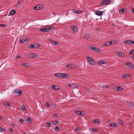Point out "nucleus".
<instances>
[{
  "mask_svg": "<svg viewBox=\"0 0 134 134\" xmlns=\"http://www.w3.org/2000/svg\"><path fill=\"white\" fill-rule=\"evenodd\" d=\"M123 76L125 78V79H127L130 77L129 74H125Z\"/></svg>",
  "mask_w": 134,
  "mask_h": 134,
  "instance_id": "b1692460",
  "label": "nucleus"
},
{
  "mask_svg": "<svg viewBox=\"0 0 134 134\" xmlns=\"http://www.w3.org/2000/svg\"><path fill=\"white\" fill-rule=\"evenodd\" d=\"M42 8V7H41L40 5H37L34 8V9L36 10H39L41 9Z\"/></svg>",
  "mask_w": 134,
  "mask_h": 134,
  "instance_id": "f3484780",
  "label": "nucleus"
},
{
  "mask_svg": "<svg viewBox=\"0 0 134 134\" xmlns=\"http://www.w3.org/2000/svg\"><path fill=\"white\" fill-rule=\"evenodd\" d=\"M22 65H24L25 67H28L27 64V63H23L22 64Z\"/></svg>",
  "mask_w": 134,
  "mask_h": 134,
  "instance_id": "37998d69",
  "label": "nucleus"
},
{
  "mask_svg": "<svg viewBox=\"0 0 134 134\" xmlns=\"http://www.w3.org/2000/svg\"><path fill=\"white\" fill-rule=\"evenodd\" d=\"M16 12V11L15 10H13L10 12V15H12L14 14Z\"/></svg>",
  "mask_w": 134,
  "mask_h": 134,
  "instance_id": "4be33fe9",
  "label": "nucleus"
},
{
  "mask_svg": "<svg viewBox=\"0 0 134 134\" xmlns=\"http://www.w3.org/2000/svg\"><path fill=\"white\" fill-rule=\"evenodd\" d=\"M51 88L54 90H58L59 89V87L55 85H52L51 87Z\"/></svg>",
  "mask_w": 134,
  "mask_h": 134,
  "instance_id": "dca6fc26",
  "label": "nucleus"
},
{
  "mask_svg": "<svg viewBox=\"0 0 134 134\" xmlns=\"http://www.w3.org/2000/svg\"><path fill=\"white\" fill-rule=\"evenodd\" d=\"M74 65L75 66V67L78 68V65Z\"/></svg>",
  "mask_w": 134,
  "mask_h": 134,
  "instance_id": "864d4df0",
  "label": "nucleus"
},
{
  "mask_svg": "<svg viewBox=\"0 0 134 134\" xmlns=\"http://www.w3.org/2000/svg\"><path fill=\"white\" fill-rule=\"evenodd\" d=\"M132 58L133 59H134V55L132 57Z\"/></svg>",
  "mask_w": 134,
  "mask_h": 134,
  "instance_id": "6e6d98bb",
  "label": "nucleus"
},
{
  "mask_svg": "<svg viewBox=\"0 0 134 134\" xmlns=\"http://www.w3.org/2000/svg\"><path fill=\"white\" fill-rule=\"evenodd\" d=\"M11 103L10 102H6L4 103V105L6 106H10Z\"/></svg>",
  "mask_w": 134,
  "mask_h": 134,
  "instance_id": "c85d7f7f",
  "label": "nucleus"
},
{
  "mask_svg": "<svg viewBox=\"0 0 134 134\" xmlns=\"http://www.w3.org/2000/svg\"><path fill=\"white\" fill-rule=\"evenodd\" d=\"M126 65L127 67L130 68H134V65L131 63L127 62L126 63Z\"/></svg>",
  "mask_w": 134,
  "mask_h": 134,
  "instance_id": "39448f33",
  "label": "nucleus"
},
{
  "mask_svg": "<svg viewBox=\"0 0 134 134\" xmlns=\"http://www.w3.org/2000/svg\"><path fill=\"white\" fill-rule=\"evenodd\" d=\"M115 42L113 40L110 41H108L104 44L103 46H110V45H114L115 44Z\"/></svg>",
  "mask_w": 134,
  "mask_h": 134,
  "instance_id": "f03ea898",
  "label": "nucleus"
},
{
  "mask_svg": "<svg viewBox=\"0 0 134 134\" xmlns=\"http://www.w3.org/2000/svg\"><path fill=\"white\" fill-rule=\"evenodd\" d=\"M68 86L69 87H70L72 88H76L77 87V86H74V84L72 83V84H68Z\"/></svg>",
  "mask_w": 134,
  "mask_h": 134,
  "instance_id": "a211bd4d",
  "label": "nucleus"
},
{
  "mask_svg": "<svg viewBox=\"0 0 134 134\" xmlns=\"http://www.w3.org/2000/svg\"><path fill=\"white\" fill-rule=\"evenodd\" d=\"M104 61L103 60L99 61L98 62V65H101L103 64H105V63H104Z\"/></svg>",
  "mask_w": 134,
  "mask_h": 134,
  "instance_id": "aec40b11",
  "label": "nucleus"
},
{
  "mask_svg": "<svg viewBox=\"0 0 134 134\" xmlns=\"http://www.w3.org/2000/svg\"><path fill=\"white\" fill-rule=\"evenodd\" d=\"M37 56V55L36 54L34 53L29 54V56L30 58H34Z\"/></svg>",
  "mask_w": 134,
  "mask_h": 134,
  "instance_id": "ddd939ff",
  "label": "nucleus"
},
{
  "mask_svg": "<svg viewBox=\"0 0 134 134\" xmlns=\"http://www.w3.org/2000/svg\"><path fill=\"white\" fill-rule=\"evenodd\" d=\"M124 43L126 44H134V42L131 40H126L124 42Z\"/></svg>",
  "mask_w": 134,
  "mask_h": 134,
  "instance_id": "6e6552de",
  "label": "nucleus"
},
{
  "mask_svg": "<svg viewBox=\"0 0 134 134\" xmlns=\"http://www.w3.org/2000/svg\"><path fill=\"white\" fill-rule=\"evenodd\" d=\"M21 109L23 110H26V109L25 107V106H22L21 107Z\"/></svg>",
  "mask_w": 134,
  "mask_h": 134,
  "instance_id": "58836bf2",
  "label": "nucleus"
},
{
  "mask_svg": "<svg viewBox=\"0 0 134 134\" xmlns=\"http://www.w3.org/2000/svg\"><path fill=\"white\" fill-rule=\"evenodd\" d=\"M130 54H134V49H132L130 52Z\"/></svg>",
  "mask_w": 134,
  "mask_h": 134,
  "instance_id": "4c0bfd02",
  "label": "nucleus"
},
{
  "mask_svg": "<svg viewBox=\"0 0 134 134\" xmlns=\"http://www.w3.org/2000/svg\"><path fill=\"white\" fill-rule=\"evenodd\" d=\"M51 123H50V122H48L46 123V126L47 127H48L49 126H51Z\"/></svg>",
  "mask_w": 134,
  "mask_h": 134,
  "instance_id": "f704fd0d",
  "label": "nucleus"
},
{
  "mask_svg": "<svg viewBox=\"0 0 134 134\" xmlns=\"http://www.w3.org/2000/svg\"><path fill=\"white\" fill-rule=\"evenodd\" d=\"M52 28L51 26H46L43 27L40 29V31H42L43 32H48L49 30H52L51 28Z\"/></svg>",
  "mask_w": 134,
  "mask_h": 134,
  "instance_id": "f257e3e1",
  "label": "nucleus"
},
{
  "mask_svg": "<svg viewBox=\"0 0 134 134\" xmlns=\"http://www.w3.org/2000/svg\"><path fill=\"white\" fill-rule=\"evenodd\" d=\"M59 122V121L57 120H55L53 122V124L55 125L57 124Z\"/></svg>",
  "mask_w": 134,
  "mask_h": 134,
  "instance_id": "79ce46f5",
  "label": "nucleus"
},
{
  "mask_svg": "<svg viewBox=\"0 0 134 134\" xmlns=\"http://www.w3.org/2000/svg\"><path fill=\"white\" fill-rule=\"evenodd\" d=\"M109 125L113 127H116L117 126V124L115 123H111Z\"/></svg>",
  "mask_w": 134,
  "mask_h": 134,
  "instance_id": "bb28decb",
  "label": "nucleus"
},
{
  "mask_svg": "<svg viewBox=\"0 0 134 134\" xmlns=\"http://www.w3.org/2000/svg\"><path fill=\"white\" fill-rule=\"evenodd\" d=\"M127 103L131 106V108H134V103L130 102H127Z\"/></svg>",
  "mask_w": 134,
  "mask_h": 134,
  "instance_id": "4468645a",
  "label": "nucleus"
},
{
  "mask_svg": "<svg viewBox=\"0 0 134 134\" xmlns=\"http://www.w3.org/2000/svg\"><path fill=\"white\" fill-rule=\"evenodd\" d=\"M46 105L47 107H48L49 106V103L48 102H46Z\"/></svg>",
  "mask_w": 134,
  "mask_h": 134,
  "instance_id": "49530a36",
  "label": "nucleus"
},
{
  "mask_svg": "<svg viewBox=\"0 0 134 134\" xmlns=\"http://www.w3.org/2000/svg\"><path fill=\"white\" fill-rule=\"evenodd\" d=\"M104 13V12L102 11H96L95 12V14L96 15L99 16L102 15L103 14V13Z\"/></svg>",
  "mask_w": 134,
  "mask_h": 134,
  "instance_id": "0eeeda50",
  "label": "nucleus"
},
{
  "mask_svg": "<svg viewBox=\"0 0 134 134\" xmlns=\"http://www.w3.org/2000/svg\"><path fill=\"white\" fill-rule=\"evenodd\" d=\"M55 76H57L59 77H60V73L55 74L54 75Z\"/></svg>",
  "mask_w": 134,
  "mask_h": 134,
  "instance_id": "72a5a7b5",
  "label": "nucleus"
},
{
  "mask_svg": "<svg viewBox=\"0 0 134 134\" xmlns=\"http://www.w3.org/2000/svg\"><path fill=\"white\" fill-rule=\"evenodd\" d=\"M88 48L92 50H94V51L95 52H100V49L95 47H93L91 46H90L88 47Z\"/></svg>",
  "mask_w": 134,
  "mask_h": 134,
  "instance_id": "20e7f679",
  "label": "nucleus"
},
{
  "mask_svg": "<svg viewBox=\"0 0 134 134\" xmlns=\"http://www.w3.org/2000/svg\"><path fill=\"white\" fill-rule=\"evenodd\" d=\"M69 76L67 74H64L63 73H60V78H66L68 77Z\"/></svg>",
  "mask_w": 134,
  "mask_h": 134,
  "instance_id": "9d476101",
  "label": "nucleus"
},
{
  "mask_svg": "<svg viewBox=\"0 0 134 134\" xmlns=\"http://www.w3.org/2000/svg\"><path fill=\"white\" fill-rule=\"evenodd\" d=\"M116 88V90L117 91H120L122 90V88L120 86H118Z\"/></svg>",
  "mask_w": 134,
  "mask_h": 134,
  "instance_id": "a878e982",
  "label": "nucleus"
},
{
  "mask_svg": "<svg viewBox=\"0 0 134 134\" xmlns=\"http://www.w3.org/2000/svg\"><path fill=\"white\" fill-rule=\"evenodd\" d=\"M109 86H104L103 87V88L104 89H107L109 87Z\"/></svg>",
  "mask_w": 134,
  "mask_h": 134,
  "instance_id": "a19ab883",
  "label": "nucleus"
},
{
  "mask_svg": "<svg viewBox=\"0 0 134 134\" xmlns=\"http://www.w3.org/2000/svg\"><path fill=\"white\" fill-rule=\"evenodd\" d=\"M26 38H23L21 39L20 41V43H24L26 41Z\"/></svg>",
  "mask_w": 134,
  "mask_h": 134,
  "instance_id": "393cba45",
  "label": "nucleus"
},
{
  "mask_svg": "<svg viewBox=\"0 0 134 134\" xmlns=\"http://www.w3.org/2000/svg\"><path fill=\"white\" fill-rule=\"evenodd\" d=\"M53 14H55V13H54V12H53Z\"/></svg>",
  "mask_w": 134,
  "mask_h": 134,
  "instance_id": "052dcab7",
  "label": "nucleus"
},
{
  "mask_svg": "<svg viewBox=\"0 0 134 134\" xmlns=\"http://www.w3.org/2000/svg\"><path fill=\"white\" fill-rule=\"evenodd\" d=\"M126 11V9L125 8H122L119 11V12L120 13H123L125 12Z\"/></svg>",
  "mask_w": 134,
  "mask_h": 134,
  "instance_id": "412c9836",
  "label": "nucleus"
},
{
  "mask_svg": "<svg viewBox=\"0 0 134 134\" xmlns=\"http://www.w3.org/2000/svg\"><path fill=\"white\" fill-rule=\"evenodd\" d=\"M11 125L13 126H14V125L13 124H12Z\"/></svg>",
  "mask_w": 134,
  "mask_h": 134,
  "instance_id": "5fc2aeb1",
  "label": "nucleus"
},
{
  "mask_svg": "<svg viewBox=\"0 0 134 134\" xmlns=\"http://www.w3.org/2000/svg\"><path fill=\"white\" fill-rule=\"evenodd\" d=\"M118 122L120 124L122 125L123 124V123L122 121L120 119H119L118 120Z\"/></svg>",
  "mask_w": 134,
  "mask_h": 134,
  "instance_id": "c756f323",
  "label": "nucleus"
},
{
  "mask_svg": "<svg viewBox=\"0 0 134 134\" xmlns=\"http://www.w3.org/2000/svg\"><path fill=\"white\" fill-rule=\"evenodd\" d=\"M66 67L68 68L73 69L75 68V66L74 64H69L67 65Z\"/></svg>",
  "mask_w": 134,
  "mask_h": 134,
  "instance_id": "f8f14e48",
  "label": "nucleus"
},
{
  "mask_svg": "<svg viewBox=\"0 0 134 134\" xmlns=\"http://www.w3.org/2000/svg\"><path fill=\"white\" fill-rule=\"evenodd\" d=\"M53 117H57L58 116V114H55L53 115Z\"/></svg>",
  "mask_w": 134,
  "mask_h": 134,
  "instance_id": "de8ad7c7",
  "label": "nucleus"
},
{
  "mask_svg": "<svg viewBox=\"0 0 134 134\" xmlns=\"http://www.w3.org/2000/svg\"><path fill=\"white\" fill-rule=\"evenodd\" d=\"M55 129L57 131H58L60 130L58 126H55Z\"/></svg>",
  "mask_w": 134,
  "mask_h": 134,
  "instance_id": "c9c22d12",
  "label": "nucleus"
},
{
  "mask_svg": "<svg viewBox=\"0 0 134 134\" xmlns=\"http://www.w3.org/2000/svg\"><path fill=\"white\" fill-rule=\"evenodd\" d=\"M52 43L54 44L55 45H57V42L54 41H53L52 40Z\"/></svg>",
  "mask_w": 134,
  "mask_h": 134,
  "instance_id": "e433bc0d",
  "label": "nucleus"
},
{
  "mask_svg": "<svg viewBox=\"0 0 134 134\" xmlns=\"http://www.w3.org/2000/svg\"><path fill=\"white\" fill-rule=\"evenodd\" d=\"M27 121L30 123H31L32 122V120L31 118H29L27 119Z\"/></svg>",
  "mask_w": 134,
  "mask_h": 134,
  "instance_id": "c03bdc74",
  "label": "nucleus"
},
{
  "mask_svg": "<svg viewBox=\"0 0 134 134\" xmlns=\"http://www.w3.org/2000/svg\"><path fill=\"white\" fill-rule=\"evenodd\" d=\"M21 57L20 56H19V55H17V59H19Z\"/></svg>",
  "mask_w": 134,
  "mask_h": 134,
  "instance_id": "3c124183",
  "label": "nucleus"
},
{
  "mask_svg": "<svg viewBox=\"0 0 134 134\" xmlns=\"http://www.w3.org/2000/svg\"><path fill=\"white\" fill-rule=\"evenodd\" d=\"M117 54L118 55L121 57H123L122 54H123L122 52H118Z\"/></svg>",
  "mask_w": 134,
  "mask_h": 134,
  "instance_id": "7c9ffc66",
  "label": "nucleus"
},
{
  "mask_svg": "<svg viewBox=\"0 0 134 134\" xmlns=\"http://www.w3.org/2000/svg\"><path fill=\"white\" fill-rule=\"evenodd\" d=\"M90 34L88 33H87L84 35L83 37L84 40H87L89 38Z\"/></svg>",
  "mask_w": 134,
  "mask_h": 134,
  "instance_id": "9b49d317",
  "label": "nucleus"
},
{
  "mask_svg": "<svg viewBox=\"0 0 134 134\" xmlns=\"http://www.w3.org/2000/svg\"><path fill=\"white\" fill-rule=\"evenodd\" d=\"M75 131H78L79 130V129L77 127L76 128V129H75Z\"/></svg>",
  "mask_w": 134,
  "mask_h": 134,
  "instance_id": "603ef678",
  "label": "nucleus"
},
{
  "mask_svg": "<svg viewBox=\"0 0 134 134\" xmlns=\"http://www.w3.org/2000/svg\"><path fill=\"white\" fill-rule=\"evenodd\" d=\"M14 92L18 94L19 96H20L22 94V91L16 89L14 91Z\"/></svg>",
  "mask_w": 134,
  "mask_h": 134,
  "instance_id": "1a4fd4ad",
  "label": "nucleus"
},
{
  "mask_svg": "<svg viewBox=\"0 0 134 134\" xmlns=\"http://www.w3.org/2000/svg\"><path fill=\"white\" fill-rule=\"evenodd\" d=\"M35 47V46L33 44H31L29 46V48H33Z\"/></svg>",
  "mask_w": 134,
  "mask_h": 134,
  "instance_id": "473e14b6",
  "label": "nucleus"
},
{
  "mask_svg": "<svg viewBox=\"0 0 134 134\" xmlns=\"http://www.w3.org/2000/svg\"><path fill=\"white\" fill-rule=\"evenodd\" d=\"M0 131H1L2 132H3L5 131V130L2 127H0Z\"/></svg>",
  "mask_w": 134,
  "mask_h": 134,
  "instance_id": "2f4dec72",
  "label": "nucleus"
},
{
  "mask_svg": "<svg viewBox=\"0 0 134 134\" xmlns=\"http://www.w3.org/2000/svg\"><path fill=\"white\" fill-rule=\"evenodd\" d=\"M75 113L78 115H80L81 116H83L84 115L83 113H82L81 111H79L76 110L75 111Z\"/></svg>",
  "mask_w": 134,
  "mask_h": 134,
  "instance_id": "2eb2a0df",
  "label": "nucleus"
},
{
  "mask_svg": "<svg viewBox=\"0 0 134 134\" xmlns=\"http://www.w3.org/2000/svg\"><path fill=\"white\" fill-rule=\"evenodd\" d=\"M40 46L39 45H38V44L37 45V47H39Z\"/></svg>",
  "mask_w": 134,
  "mask_h": 134,
  "instance_id": "13d9d810",
  "label": "nucleus"
},
{
  "mask_svg": "<svg viewBox=\"0 0 134 134\" xmlns=\"http://www.w3.org/2000/svg\"><path fill=\"white\" fill-rule=\"evenodd\" d=\"M19 121L20 122H22V123L24 122V119H23L22 118H20V119Z\"/></svg>",
  "mask_w": 134,
  "mask_h": 134,
  "instance_id": "ea45409f",
  "label": "nucleus"
},
{
  "mask_svg": "<svg viewBox=\"0 0 134 134\" xmlns=\"http://www.w3.org/2000/svg\"><path fill=\"white\" fill-rule=\"evenodd\" d=\"M132 12L134 13V9H132Z\"/></svg>",
  "mask_w": 134,
  "mask_h": 134,
  "instance_id": "4d7b16f0",
  "label": "nucleus"
},
{
  "mask_svg": "<svg viewBox=\"0 0 134 134\" xmlns=\"http://www.w3.org/2000/svg\"><path fill=\"white\" fill-rule=\"evenodd\" d=\"M110 2V1L109 0H105L101 2L100 4L101 5L106 4L109 3Z\"/></svg>",
  "mask_w": 134,
  "mask_h": 134,
  "instance_id": "423d86ee",
  "label": "nucleus"
},
{
  "mask_svg": "<svg viewBox=\"0 0 134 134\" xmlns=\"http://www.w3.org/2000/svg\"><path fill=\"white\" fill-rule=\"evenodd\" d=\"M0 26L2 27H4L5 25L4 24H0Z\"/></svg>",
  "mask_w": 134,
  "mask_h": 134,
  "instance_id": "8fccbe9b",
  "label": "nucleus"
},
{
  "mask_svg": "<svg viewBox=\"0 0 134 134\" xmlns=\"http://www.w3.org/2000/svg\"><path fill=\"white\" fill-rule=\"evenodd\" d=\"M10 131L12 132H13V130L12 128L10 129Z\"/></svg>",
  "mask_w": 134,
  "mask_h": 134,
  "instance_id": "09e8293b",
  "label": "nucleus"
},
{
  "mask_svg": "<svg viewBox=\"0 0 134 134\" xmlns=\"http://www.w3.org/2000/svg\"><path fill=\"white\" fill-rule=\"evenodd\" d=\"M93 132L95 131H97V129L94 128H92L91 130Z\"/></svg>",
  "mask_w": 134,
  "mask_h": 134,
  "instance_id": "a18cd8bd",
  "label": "nucleus"
},
{
  "mask_svg": "<svg viewBox=\"0 0 134 134\" xmlns=\"http://www.w3.org/2000/svg\"><path fill=\"white\" fill-rule=\"evenodd\" d=\"M99 122V121L98 119L95 120H93V122L96 124L98 123Z\"/></svg>",
  "mask_w": 134,
  "mask_h": 134,
  "instance_id": "cd10ccee",
  "label": "nucleus"
},
{
  "mask_svg": "<svg viewBox=\"0 0 134 134\" xmlns=\"http://www.w3.org/2000/svg\"><path fill=\"white\" fill-rule=\"evenodd\" d=\"M72 29V30L74 31L75 32H76L77 31V27L76 26H74L73 27H71Z\"/></svg>",
  "mask_w": 134,
  "mask_h": 134,
  "instance_id": "5701e85b",
  "label": "nucleus"
},
{
  "mask_svg": "<svg viewBox=\"0 0 134 134\" xmlns=\"http://www.w3.org/2000/svg\"><path fill=\"white\" fill-rule=\"evenodd\" d=\"M86 58L90 63L92 65H94L95 62L92 58L89 57H86Z\"/></svg>",
  "mask_w": 134,
  "mask_h": 134,
  "instance_id": "7ed1b4c3",
  "label": "nucleus"
},
{
  "mask_svg": "<svg viewBox=\"0 0 134 134\" xmlns=\"http://www.w3.org/2000/svg\"><path fill=\"white\" fill-rule=\"evenodd\" d=\"M83 11L81 10H74V12L77 14H79L80 13H82Z\"/></svg>",
  "mask_w": 134,
  "mask_h": 134,
  "instance_id": "6ab92c4d",
  "label": "nucleus"
},
{
  "mask_svg": "<svg viewBox=\"0 0 134 134\" xmlns=\"http://www.w3.org/2000/svg\"><path fill=\"white\" fill-rule=\"evenodd\" d=\"M130 124L131 125H132V122H130Z\"/></svg>",
  "mask_w": 134,
  "mask_h": 134,
  "instance_id": "bf43d9fd",
  "label": "nucleus"
}]
</instances>
